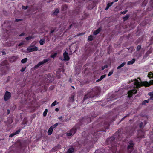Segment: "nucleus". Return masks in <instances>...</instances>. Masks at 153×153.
<instances>
[{"mask_svg":"<svg viewBox=\"0 0 153 153\" xmlns=\"http://www.w3.org/2000/svg\"><path fill=\"white\" fill-rule=\"evenodd\" d=\"M38 50V48L37 47L33 46L32 44L27 48V50L29 52L36 51Z\"/></svg>","mask_w":153,"mask_h":153,"instance_id":"nucleus-2","label":"nucleus"},{"mask_svg":"<svg viewBox=\"0 0 153 153\" xmlns=\"http://www.w3.org/2000/svg\"><path fill=\"white\" fill-rule=\"evenodd\" d=\"M113 4V2H112L110 3H108L107 4V6H106V8L105 9V10H108V8H109V7H110L112 5V4Z\"/></svg>","mask_w":153,"mask_h":153,"instance_id":"nucleus-12","label":"nucleus"},{"mask_svg":"<svg viewBox=\"0 0 153 153\" xmlns=\"http://www.w3.org/2000/svg\"><path fill=\"white\" fill-rule=\"evenodd\" d=\"M141 126V124H140V126Z\"/></svg>","mask_w":153,"mask_h":153,"instance_id":"nucleus-50","label":"nucleus"},{"mask_svg":"<svg viewBox=\"0 0 153 153\" xmlns=\"http://www.w3.org/2000/svg\"><path fill=\"white\" fill-rule=\"evenodd\" d=\"M89 94H88L87 95H85L83 99L84 100H85L88 98V97H91L89 96Z\"/></svg>","mask_w":153,"mask_h":153,"instance_id":"nucleus-25","label":"nucleus"},{"mask_svg":"<svg viewBox=\"0 0 153 153\" xmlns=\"http://www.w3.org/2000/svg\"><path fill=\"white\" fill-rule=\"evenodd\" d=\"M14 135H15L14 133H13L12 134H11L9 136V137H12L13 136H14Z\"/></svg>","mask_w":153,"mask_h":153,"instance_id":"nucleus-37","label":"nucleus"},{"mask_svg":"<svg viewBox=\"0 0 153 153\" xmlns=\"http://www.w3.org/2000/svg\"><path fill=\"white\" fill-rule=\"evenodd\" d=\"M31 37H28L26 38V39L27 40H29V39H32Z\"/></svg>","mask_w":153,"mask_h":153,"instance_id":"nucleus-35","label":"nucleus"},{"mask_svg":"<svg viewBox=\"0 0 153 153\" xmlns=\"http://www.w3.org/2000/svg\"><path fill=\"white\" fill-rule=\"evenodd\" d=\"M53 31H51V33H53Z\"/></svg>","mask_w":153,"mask_h":153,"instance_id":"nucleus-47","label":"nucleus"},{"mask_svg":"<svg viewBox=\"0 0 153 153\" xmlns=\"http://www.w3.org/2000/svg\"><path fill=\"white\" fill-rule=\"evenodd\" d=\"M74 151V149L73 148H70L68 151L67 153H72Z\"/></svg>","mask_w":153,"mask_h":153,"instance_id":"nucleus-13","label":"nucleus"},{"mask_svg":"<svg viewBox=\"0 0 153 153\" xmlns=\"http://www.w3.org/2000/svg\"><path fill=\"white\" fill-rule=\"evenodd\" d=\"M59 12V10L58 9H56L54 12L53 13V14L54 15H56Z\"/></svg>","mask_w":153,"mask_h":153,"instance_id":"nucleus-26","label":"nucleus"},{"mask_svg":"<svg viewBox=\"0 0 153 153\" xmlns=\"http://www.w3.org/2000/svg\"><path fill=\"white\" fill-rule=\"evenodd\" d=\"M134 146V144L132 141H130L129 143V145L128 146V149L129 150H131L132 149V148Z\"/></svg>","mask_w":153,"mask_h":153,"instance_id":"nucleus-7","label":"nucleus"},{"mask_svg":"<svg viewBox=\"0 0 153 153\" xmlns=\"http://www.w3.org/2000/svg\"><path fill=\"white\" fill-rule=\"evenodd\" d=\"M149 102V100H145L143 102L142 104L144 105H145L146 103H148Z\"/></svg>","mask_w":153,"mask_h":153,"instance_id":"nucleus-27","label":"nucleus"},{"mask_svg":"<svg viewBox=\"0 0 153 153\" xmlns=\"http://www.w3.org/2000/svg\"><path fill=\"white\" fill-rule=\"evenodd\" d=\"M135 61V59H132V60L129 61L127 63L128 65L132 64Z\"/></svg>","mask_w":153,"mask_h":153,"instance_id":"nucleus-11","label":"nucleus"},{"mask_svg":"<svg viewBox=\"0 0 153 153\" xmlns=\"http://www.w3.org/2000/svg\"><path fill=\"white\" fill-rule=\"evenodd\" d=\"M49 59H45L43 61L39 62L37 64V67H39L42 64H44L46 63L47 62H48L49 60Z\"/></svg>","mask_w":153,"mask_h":153,"instance_id":"nucleus-6","label":"nucleus"},{"mask_svg":"<svg viewBox=\"0 0 153 153\" xmlns=\"http://www.w3.org/2000/svg\"><path fill=\"white\" fill-rule=\"evenodd\" d=\"M126 64V62H123L120 65L118 66L117 67V69H120V68L121 67H123Z\"/></svg>","mask_w":153,"mask_h":153,"instance_id":"nucleus-14","label":"nucleus"},{"mask_svg":"<svg viewBox=\"0 0 153 153\" xmlns=\"http://www.w3.org/2000/svg\"><path fill=\"white\" fill-rule=\"evenodd\" d=\"M57 101L56 100L51 105V107L55 106L56 104Z\"/></svg>","mask_w":153,"mask_h":153,"instance_id":"nucleus-22","label":"nucleus"},{"mask_svg":"<svg viewBox=\"0 0 153 153\" xmlns=\"http://www.w3.org/2000/svg\"><path fill=\"white\" fill-rule=\"evenodd\" d=\"M14 44V42H10L9 43H8L7 44V46H12Z\"/></svg>","mask_w":153,"mask_h":153,"instance_id":"nucleus-15","label":"nucleus"},{"mask_svg":"<svg viewBox=\"0 0 153 153\" xmlns=\"http://www.w3.org/2000/svg\"><path fill=\"white\" fill-rule=\"evenodd\" d=\"M20 130H17V131H16V132L14 133L15 135L19 134L20 132Z\"/></svg>","mask_w":153,"mask_h":153,"instance_id":"nucleus-30","label":"nucleus"},{"mask_svg":"<svg viewBox=\"0 0 153 153\" xmlns=\"http://www.w3.org/2000/svg\"><path fill=\"white\" fill-rule=\"evenodd\" d=\"M129 18V16L128 15H126V16L123 18V20L124 21H125L127 20Z\"/></svg>","mask_w":153,"mask_h":153,"instance_id":"nucleus-18","label":"nucleus"},{"mask_svg":"<svg viewBox=\"0 0 153 153\" xmlns=\"http://www.w3.org/2000/svg\"><path fill=\"white\" fill-rule=\"evenodd\" d=\"M57 53H55L51 55V57L52 58H54L57 55Z\"/></svg>","mask_w":153,"mask_h":153,"instance_id":"nucleus-24","label":"nucleus"},{"mask_svg":"<svg viewBox=\"0 0 153 153\" xmlns=\"http://www.w3.org/2000/svg\"><path fill=\"white\" fill-rule=\"evenodd\" d=\"M2 35V36H3L4 37H6L5 38H4L3 39H5L8 36V31L7 30L3 31Z\"/></svg>","mask_w":153,"mask_h":153,"instance_id":"nucleus-8","label":"nucleus"},{"mask_svg":"<svg viewBox=\"0 0 153 153\" xmlns=\"http://www.w3.org/2000/svg\"><path fill=\"white\" fill-rule=\"evenodd\" d=\"M47 112H48V109H46L44 111L43 113V115L44 117H45L46 116Z\"/></svg>","mask_w":153,"mask_h":153,"instance_id":"nucleus-17","label":"nucleus"},{"mask_svg":"<svg viewBox=\"0 0 153 153\" xmlns=\"http://www.w3.org/2000/svg\"><path fill=\"white\" fill-rule=\"evenodd\" d=\"M149 78H152V79L151 80L149 83L146 81L142 82L140 79H135L134 80L133 83L134 84V88H135L129 91L128 92V97H130L133 94H136L137 91L136 89L141 86L148 87L151 85H153V73L150 72L148 75Z\"/></svg>","mask_w":153,"mask_h":153,"instance_id":"nucleus-1","label":"nucleus"},{"mask_svg":"<svg viewBox=\"0 0 153 153\" xmlns=\"http://www.w3.org/2000/svg\"><path fill=\"white\" fill-rule=\"evenodd\" d=\"M20 20V19H18H18H16V21H18L19 20Z\"/></svg>","mask_w":153,"mask_h":153,"instance_id":"nucleus-44","label":"nucleus"},{"mask_svg":"<svg viewBox=\"0 0 153 153\" xmlns=\"http://www.w3.org/2000/svg\"><path fill=\"white\" fill-rule=\"evenodd\" d=\"M106 76L105 75H103L101 76L100 78V79H99L97 81H100L102 80L103 78H104Z\"/></svg>","mask_w":153,"mask_h":153,"instance_id":"nucleus-19","label":"nucleus"},{"mask_svg":"<svg viewBox=\"0 0 153 153\" xmlns=\"http://www.w3.org/2000/svg\"><path fill=\"white\" fill-rule=\"evenodd\" d=\"M107 65H105L103 66L102 67V70H103L105 68H106L107 67Z\"/></svg>","mask_w":153,"mask_h":153,"instance_id":"nucleus-34","label":"nucleus"},{"mask_svg":"<svg viewBox=\"0 0 153 153\" xmlns=\"http://www.w3.org/2000/svg\"><path fill=\"white\" fill-rule=\"evenodd\" d=\"M73 88H74V87H73Z\"/></svg>","mask_w":153,"mask_h":153,"instance_id":"nucleus-48","label":"nucleus"},{"mask_svg":"<svg viewBox=\"0 0 153 153\" xmlns=\"http://www.w3.org/2000/svg\"><path fill=\"white\" fill-rule=\"evenodd\" d=\"M27 58H25L24 59H23L21 60V62L22 63H24L27 61Z\"/></svg>","mask_w":153,"mask_h":153,"instance_id":"nucleus-16","label":"nucleus"},{"mask_svg":"<svg viewBox=\"0 0 153 153\" xmlns=\"http://www.w3.org/2000/svg\"><path fill=\"white\" fill-rule=\"evenodd\" d=\"M101 30V29L100 28H98V29H97V30H96V31L94 32L93 34L95 35L97 34Z\"/></svg>","mask_w":153,"mask_h":153,"instance_id":"nucleus-10","label":"nucleus"},{"mask_svg":"<svg viewBox=\"0 0 153 153\" xmlns=\"http://www.w3.org/2000/svg\"><path fill=\"white\" fill-rule=\"evenodd\" d=\"M22 8L23 9H26L27 8V6H22Z\"/></svg>","mask_w":153,"mask_h":153,"instance_id":"nucleus-36","label":"nucleus"},{"mask_svg":"<svg viewBox=\"0 0 153 153\" xmlns=\"http://www.w3.org/2000/svg\"><path fill=\"white\" fill-rule=\"evenodd\" d=\"M76 132V130L75 129H71L69 132L67 133V135L68 136H70L74 134Z\"/></svg>","mask_w":153,"mask_h":153,"instance_id":"nucleus-5","label":"nucleus"},{"mask_svg":"<svg viewBox=\"0 0 153 153\" xmlns=\"http://www.w3.org/2000/svg\"><path fill=\"white\" fill-rule=\"evenodd\" d=\"M25 69H26L25 67L22 68V69L20 70V71H21L22 72H23L25 70Z\"/></svg>","mask_w":153,"mask_h":153,"instance_id":"nucleus-32","label":"nucleus"},{"mask_svg":"<svg viewBox=\"0 0 153 153\" xmlns=\"http://www.w3.org/2000/svg\"><path fill=\"white\" fill-rule=\"evenodd\" d=\"M55 110L57 111H59V109L57 108H56L55 109Z\"/></svg>","mask_w":153,"mask_h":153,"instance_id":"nucleus-42","label":"nucleus"},{"mask_svg":"<svg viewBox=\"0 0 153 153\" xmlns=\"http://www.w3.org/2000/svg\"><path fill=\"white\" fill-rule=\"evenodd\" d=\"M24 35V34L23 33H22L20 35H19V36H23Z\"/></svg>","mask_w":153,"mask_h":153,"instance_id":"nucleus-43","label":"nucleus"},{"mask_svg":"<svg viewBox=\"0 0 153 153\" xmlns=\"http://www.w3.org/2000/svg\"><path fill=\"white\" fill-rule=\"evenodd\" d=\"M127 12V11H124L121 12V13L123 14H125Z\"/></svg>","mask_w":153,"mask_h":153,"instance_id":"nucleus-38","label":"nucleus"},{"mask_svg":"<svg viewBox=\"0 0 153 153\" xmlns=\"http://www.w3.org/2000/svg\"><path fill=\"white\" fill-rule=\"evenodd\" d=\"M73 88H74V87H73Z\"/></svg>","mask_w":153,"mask_h":153,"instance_id":"nucleus-49","label":"nucleus"},{"mask_svg":"<svg viewBox=\"0 0 153 153\" xmlns=\"http://www.w3.org/2000/svg\"><path fill=\"white\" fill-rule=\"evenodd\" d=\"M93 39V37L92 36L90 35L89 36L88 38V40L89 41H91Z\"/></svg>","mask_w":153,"mask_h":153,"instance_id":"nucleus-23","label":"nucleus"},{"mask_svg":"<svg viewBox=\"0 0 153 153\" xmlns=\"http://www.w3.org/2000/svg\"><path fill=\"white\" fill-rule=\"evenodd\" d=\"M63 56L64 57V60L68 61L69 59V57L68 56V53L67 52H65L63 53Z\"/></svg>","mask_w":153,"mask_h":153,"instance_id":"nucleus-4","label":"nucleus"},{"mask_svg":"<svg viewBox=\"0 0 153 153\" xmlns=\"http://www.w3.org/2000/svg\"><path fill=\"white\" fill-rule=\"evenodd\" d=\"M7 111H8V113H9V112H10V111H9V110H7Z\"/></svg>","mask_w":153,"mask_h":153,"instance_id":"nucleus-46","label":"nucleus"},{"mask_svg":"<svg viewBox=\"0 0 153 153\" xmlns=\"http://www.w3.org/2000/svg\"><path fill=\"white\" fill-rule=\"evenodd\" d=\"M62 117L61 116L58 117V119H59L60 120H62Z\"/></svg>","mask_w":153,"mask_h":153,"instance_id":"nucleus-40","label":"nucleus"},{"mask_svg":"<svg viewBox=\"0 0 153 153\" xmlns=\"http://www.w3.org/2000/svg\"><path fill=\"white\" fill-rule=\"evenodd\" d=\"M45 42V40L44 39H41L39 41L40 44L42 45H43Z\"/></svg>","mask_w":153,"mask_h":153,"instance_id":"nucleus-20","label":"nucleus"},{"mask_svg":"<svg viewBox=\"0 0 153 153\" xmlns=\"http://www.w3.org/2000/svg\"><path fill=\"white\" fill-rule=\"evenodd\" d=\"M11 59H13L14 60L13 61H14L15 59H16V57H15V56L13 57H12Z\"/></svg>","mask_w":153,"mask_h":153,"instance_id":"nucleus-39","label":"nucleus"},{"mask_svg":"<svg viewBox=\"0 0 153 153\" xmlns=\"http://www.w3.org/2000/svg\"><path fill=\"white\" fill-rule=\"evenodd\" d=\"M113 72V70H111L110 71L108 74V76H109L111 75L112 74Z\"/></svg>","mask_w":153,"mask_h":153,"instance_id":"nucleus-28","label":"nucleus"},{"mask_svg":"<svg viewBox=\"0 0 153 153\" xmlns=\"http://www.w3.org/2000/svg\"><path fill=\"white\" fill-rule=\"evenodd\" d=\"M70 100L72 102H73L74 99V96H73L72 97H71L70 98Z\"/></svg>","mask_w":153,"mask_h":153,"instance_id":"nucleus-33","label":"nucleus"},{"mask_svg":"<svg viewBox=\"0 0 153 153\" xmlns=\"http://www.w3.org/2000/svg\"><path fill=\"white\" fill-rule=\"evenodd\" d=\"M23 44V43H19L18 45V46H21V45H22Z\"/></svg>","mask_w":153,"mask_h":153,"instance_id":"nucleus-41","label":"nucleus"},{"mask_svg":"<svg viewBox=\"0 0 153 153\" xmlns=\"http://www.w3.org/2000/svg\"><path fill=\"white\" fill-rule=\"evenodd\" d=\"M141 48V46L140 45H138L137 47V50L139 51V50Z\"/></svg>","mask_w":153,"mask_h":153,"instance_id":"nucleus-31","label":"nucleus"},{"mask_svg":"<svg viewBox=\"0 0 153 153\" xmlns=\"http://www.w3.org/2000/svg\"><path fill=\"white\" fill-rule=\"evenodd\" d=\"M149 94L150 96L151 99H153V92H150L149 93Z\"/></svg>","mask_w":153,"mask_h":153,"instance_id":"nucleus-21","label":"nucleus"},{"mask_svg":"<svg viewBox=\"0 0 153 153\" xmlns=\"http://www.w3.org/2000/svg\"><path fill=\"white\" fill-rule=\"evenodd\" d=\"M10 93L8 91H7L4 96V100L6 101L7 100L10 98Z\"/></svg>","mask_w":153,"mask_h":153,"instance_id":"nucleus-3","label":"nucleus"},{"mask_svg":"<svg viewBox=\"0 0 153 153\" xmlns=\"http://www.w3.org/2000/svg\"><path fill=\"white\" fill-rule=\"evenodd\" d=\"M118 0H115V2H117Z\"/></svg>","mask_w":153,"mask_h":153,"instance_id":"nucleus-45","label":"nucleus"},{"mask_svg":"<svg viewBox=\"0 0 153 153\" xmlns=\"http://www.w3.org/2000/svg\"><path fill=\"white\" fill-rule=\"evenodd\" d=\"M58 123H56L54 125H53L52 126H51V127H52V128H55L57 126H58Z\"/></svg>","mask_w":153,"mask_h":153,"instance_id":"nucleus-29","label":"nucleus"},{"mask_svg":"<svg viewBox=\"0 0 153 153\" xmlns=\"http://www.w3.org/2000/svg\"><path fill=\"white\" fill-rule=\"evenodd\" d=\"M53 128H52V127L51 126L49 128L48 132V134L49 135H50L52 134L53 130Z\"/></svg>","mask_w":153,"mask_h":153,"instance_id":"nucleus-9","label":"nucleus"}]
</instances>
